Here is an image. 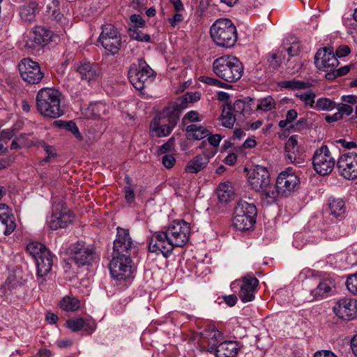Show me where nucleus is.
I'll return each instance as SVG.
<instances>
[{"instance_id": "nucleus-1", "label": "nucleus", "mask_w": 357, "mask_h": 357, "mask_svg": "<svg viewBox=\"0 0 357 357\" xmlns=\"http://www.w3.org/2000/svg\"><path fill=\"white\" fill-rule=\"evenodd\" d=\"M62 95L59 91L52 88L40 89L36 98V109L44 117L56 119L65 113L61 106Z\"/></svg>"}, {"instance_id": "nucleus-2", "label": "nucleus", "mask_w": 357, "mask_h": 357, "mask_svg": "<svg viewBox=\"0 0 357 357\" xmlns=\"http://www.w3.org/2000/svg\"><path fill=\"white\" fill-rule=\"evenodd\" d=\"M248 175V183L252 189L259 192L263 199L274 202L273 185L271 183V175L268 169L259 165H253Z\"/></svg>"}, {"instance_id": "nucleus-3", "label": "nucleus", "mask_w": 357, "mask_h": 357, "mask_svg": "<svg viewBox=\"0 0 357 357\" xmlns=\"http://www.w3.org/2000/svg\"><path fill=\"white\" fill-rule=\"evenodd\" d=\"M243 70L242 62L234 56H222L213 62V73L227 82L239 80L243 74Z\"/></svg>"}, {"instance_id": "nucleus-4", "label": "nucleus", "mask_w": 357, "mask_h": 357, "mask_svg": "<svg viewBox=\"0 0 357 357\" xmlns=\"http://www.w3.org/2000/svg\"><path fill=\"white\" fill-rule=\"evenodd\" d=\"M210 33L213 42L222 47H232L237 41L236 28L227 18L217 20L211 26Z\"/></svg>"}, {"instance_id": "nucleus-5", "label": "nucleus", "mask_w": 357, "mask_h": 357, "mask_svg": "<svg viewBox=\"0 0 357 357\" xmlns=\"http://www.w3.org/2000/svg\"><path fill=\"white\" fill-rule=\"evenodd\" d=\"M257 213V208L254 204L245 200L238 201L234 212V227L240 231L248 230L255 223Z\"/></svg>"}, {"instance_id": "nucleus-6", "label": "nucleus", "mask_w": 357, "mask_h": 357, "mask_svg": "<svg viewBox=\"0 0 357 357\" xmlns=\"http://www.w3.org/2000/svg\"><path fill=\"white\" fill-rule=\"evenodd\" d=\"M71 259L79 266H90L98 258L94 244L78 241L69 248Z\"/></svg>"}, {"instance_id": "nucleus-7", "label": "nucleus", "mask_w": 357, "mask_h": 357, "mask_svg": "<svg viewBox=\"0 0 357 357\" xmlns=\"http://www.w3.org/2000/svg\"><path fill=\"white\" fill-rule=\"evenodd\" d=\"M153 75V70L142 59H139L137 63H132L128 71L129 80L137 90L145 88L152 80Z\"/></svg>"}, {"instance_id": "nucleus-8", "label": "nucleus", "mask_w": 357, "mask_h": 357, "mask_svg": "<svg viewBox=\"0 0 357 357\" xmlns=\"http://www.w3.org/2000/svg\"><path fill=\"white\" fill-rule=\"evenodd\" d=\"M300 183V178L292 172L291 168L280 172L273 185L275 201L278 196L287 197L291 194Z\"/></svg>"}, {"instance_id": "nucleus-9", "label": "nucleus", "mask_w": 357, "mask_h": 357, "mask_svg": "<svg viewBox=\"0 0 357 357\" xmlns=\"http://www.w3.org/2000/svg\"><path fill=\"white\" fill-rule=\"evenodd\" d=\"M98 42L105 50L112 55L116 54L122 46L121 34L117 29L111 24L102 26V32L99 36Z\"/></svg>"}, {"instance_id": "nucleus-10", "label": "nucleus", "mask_w": 357, "mask_h": 357, "mask_svg": "<svg viewBox=\"0 0 357 357\" xmlns=\"http://www.w3.org/2000/svg\"><path fill=\"white\" fill-rule=\"evenodd\" d=\"M73 215L65 204L54 202L52 204V212L47 218V224L52 230H56L68 227L73 222Z\"/></svg>"}, {"instance_id": "nucleus-11", "label": "nucleus", "mask_w": 357, "mask_h": 357, "mask_svg": "<svg viewBox=\"0 0 357 357\" xmlns=\"http://www.w3.org/2000/svg\"><path fill=\"white\" fill-rule=\"evenodd\" d=\"M173 247H183L189 240L190 227L184 220L173 221L165 229Z\"/></svg>"}, {"instance_id": "nucleus-12", "label": "nucleus", "mask_w": 357, "mask_h": 357, "mask_svg": "<svg viewBox=\"0 0 357 357\" xmlns=\"http://www.w3.org/2000/svg\"><path fill=\"white\" fill-rule=\"evenodd\" d=\"M18 68L22 78L30 84H38L44 77L39 64L29 58L21 60Z\"/></svg>"}, {"instance_id": "nucleus-13", "label": "nucleus", "mask_w": 357, "mask_h": 357, "mask_svg": "<svg viewBox=\"0 0 357 357\" xmlns=\"http://www.w3.org/2000/svg\"><path fill=\"white\" fill-rule=\"evenodd\" d=\"M134 249V243L130 236L128 229L118 227L116 238L114 241L113 255L131 258L130 256Z\"/></svg>"}, {"instance_id": "nucleus-14", "label": "nucleus", "mask_w": 357, "mask_h": 357, "mask_svg": "<svg viewBox=\"0 0 357 357\" xmlns=\"http://www.w3.org/2000/svg\"><path fill=\"white\" fill-rule=\"evenodd\" d=\"M112 277L116 280H123L130 278L132 273V261L131 258L114 256L109 264Z\"/></svg>"}, {"instance_id": "nucleus-15", "label": "nucleus", "mask_w": 357, "mask_h": 357, "mask_svg": "<svg viewBox=\"0 0 357 357\" xmlns=\"http://www.w3.org/2000/svg\"><path fill=\"white\" fill-rule=\"evenodd\" d=\"M314 64L319 70L327 73L337 68L339 61L335 56L333 47H324L319 49L314 56Z\"/></svg>"}, {"instance_id": "nucleus-16", "label": "nucleus", "mask_w": 357, "mask_h": 357, "mask_svg": "<svg viewBox=\"0 0 357 357\" xmlns=\"http://www.w3.org/2000/svg\"><path fill=\"white\" fill-rule=\"evenodd\" d=\"M174 247L169 241L166 231L155 232L151 237L149 243V250L157 255L162 253L167 257L173 251Z\"/></svg>"}, {"instance_id": "nucleus-17", "label": "nucleus", "mask_w": 357, "mask_h": 357, "mask_svg": "<svg viewBox=\"0 0 357 357\" xmlns=\"http://www.w3.org/2000/svg\"><path fill=\"white\" fill-rule=\"evenodd\" d=\"M337 317L343 320H351L357 317V301L351 298L340 299L333 308Z\"/></svg>"}, {"instance_id": "nucleus-18", "label": "nucleus", "mask_w": 357, "mask_h": 357, "mask_svg": "<svg viewBox=\"0 0 357 357\" xmlns=\"http://www.w3.org/2000/svg\"><path fill=\"white\" fill-rule=\"evenodd\" d=\"M167 118V123L160 125L159 119L154 118L150 124V130L156 137H165L170 134L178 123V115L164 114Z\"/></svg>"}, {"instance_id": "nucleus-19", "label": "nucleus", "mask_w": 357, "mask_h": 357, "mask_svg": "<svg viewBox=\"0 0 357 357\" xmlns=\"http://www.w3.org/2000/svg\"><path fill=\"white\" fill-rule=\"evenodd\" d=\"M53 37L52 32L44 26H37L30 33L29 41L26 42V47L36 48L37 46H44L48 44Z\"/></svg>"}, {"instance_id": "nucleus-20", "label": "nucleus", "mask_w": 357, "mask_h": 357, "mask_svg": "<svg viewBox=\"0 0 357 357\" xmlns=\"http://www.w3.org/2000/svg\"><path fill=\"white\" fill-rule=\"evenodd\" d=\"M347 205L342 198L331 197L328 198L325 206V211L332 218L341 220L344 218L347 213Z\"/></svg>"}, {"instance_id": "nucleus-21", "label": "nucleus", "mask_w": 357, "mask_h": 357, "mask_svg": "<svg viewBox=\"0 0 357 357\" xmlns=\"http://www.w3.org/2000/svg\"><path fill=\"white\" fill-rule=\"evenodd\" d=\"M241 282L239 298L243 303L253 301L256 288L259 284V280L255 276L248 275L243 278Z\"/></svg>"}, {"instance_id": "nucleus-22", "label": "nucleus", "mask_w": 357, "mask_h": 357, "mask_svg": "<svg viewBox=\"0 0 357 357\" xmlns=\"http://www.w3.org/2000/svg\"><path fill=\"white\" fill-rule=\"evenodd\" d=\"M337 167L344 178L349 180L357 178V158H339Z\"/></svg>"}, {"instance_id": "nucleus-23", "label": "nucleus", "mask_w": 357, "mask_h": 357, "mask_svg": "<svg viewBox=\"0 0 357 357\" xmlns=\"http://www.w3.org/2000/svg\"><path fill=\"white\" fill-rule=\"evenodd\" d=\"M244 107L245 102L241 100L235 101L232 107L230 105H227V107L223 109L221 115L222 126L229 128H232L236 121V117L235 115L233 114V111L241 112Z\"/></svg>"}, {"instance_id": "nucleus-24", "label": "nucleus", "mask_w": 357, "mask_h": 357, "mask_svg": "<svg viewBox=\"0 0 357 357\" xmlns=\"http://www.w3.org/2000/svg\"><path fill=\"white\" fill-rule=\"evenodd\" d=\"M77 70L81 75L82 79L87 82L96 80L100 75V70L98 65L90 62L81 63Z\"/></svg>"}, {"instance_id": "nucleus-25", "label": "nucleus", "mask_w": 357, "mask_h": 357, "mask_svg": "<svg viewBox=\"0 0 357 357\" xmlns=\"http://www.w3.org/2000/svg\"><path fill=\"white\" fill-rule=\"evenodd\" d=\"M37 266V275L43 277L46 275L52 269L53 264L52 256L50 250H45L42 255H40L35 259Z\"/></svg>"}, {"instance_id": "nucleus-26", "label": "nucleus", "mask_w": 357, "mask_h": 357, "mask_svg": "<svg viewBox=\"0 0 357 357\" xmlns=\"http://www.w3.org/2000/svg\"><path fill=\"white\" fill-rule=\"evenodd\" d=\"M312 164L315 172L321 176L329 174L335 166L333 158H312Z\"/></svg>"}, {"instance_id": "nucleus-27", "label": "nucleus", "mask_w": 357, "mask_h": 357, "mask_svg": "<svg viewBox=\"0 0 357 357\" xmlns=\"http://www.w3.org/2000/svg\"><path fill=\"white\" fill-rule=\"evenodd\" d=\"M238 350L237 342L225 341L220 342L215 348V356L216 357H236Z\"/></svg>"}, {"instance_id": "nucleus-28", "label": "nucleus", "mask_w": 357, "mask_h": 357, "mask_svg": "<svg viewBox=\"0 0 357 357\" xmlns=\"http://www.w3.org/2000/svg\"><path fill=\"white\" fill-rule=\"evenodd\" d=\"M109 106L102 102L91 103L86 109L85 115L90 119H99L107 115Z\"/></svg>"}, {"instance_id": "nucleus-29", "label": "nucleus", "mask_w": 357, "mask_h": 357, "mask_svg": "<svg viewBox=\"0 0 357 357\" xmlns=\"http://www.w3.org/2000/svg\"><path fill=\"white\" fill-rule=\"evenodd\" d=\"M0 220L2 224L6 226L4 234H11L15 228V223L12 215H10L8 206L2 203L0 204Z\"/></svg>"}, {"instance_id": "nucleus-30", "label": "nucleus", "mask_w": 357, "mask_h": 357, "mask_svg": "<svg viewBox=\"0 0 357 357\" xmlns=\"http://www.w3.org/2000/svg\"><path fill=\"white\" fill-rule=\"evenodd\" d=\"M333 287H334V284L331 280H324L311 291V295L313 299L323 298L328 295Z\"/></svg>"}, {"instance_id": "nucleus-31", "label": "nucleus", "mask_w": 357, "mask_h": 357, "mask_svg": "<svg viewBox=\"0 0 357 357\" xmlns=\"http://www.w3.org/2000/svg\"><path fill=\"white\" fill-rule=\"evenodd\" d=\"M38 13V3L34 1L23 5L20 8V15L22 20L25 22H33L36 18V13Z\"/></svg>"}, {"instance_id": "nucleus-32", "label": "nucleus", "mask_w": 357, "mask_h": 357, "mask_svg": "<svg viewBox=\"0 0 357 357\" xmlns=\"http://www.w3.org/2000/svg\"><path fill=\"white\" fill-rule=\"evenodd\" d=\"M218 200L222 203L229 202L234 196V189L230 182H224L216 190Z\"/></svg>"}, {"instance_id": "nucleus-33", "label": "nucleus", "mask_w": 357, "mask_h": 357, "mask_svg": "<svg viewBox=\"0 0 357 357\" xmlns=\"http://www.w3.org/2000/svg\"><path fill=\"white\" fill-rule=\"evenodd\" d=\"M188 102H190V101L186 94L184 97L178 99L176 102L171 104L169 106L166 107L163 110V114H171L172 116H173L174 114H177L178 120L180 118L181 111L187 107V105Z\"/></svg>"}, {"instance_id": "nucleus-34", "label": "nucleus", "mask_w": 357, "mask_h": 357, "mask_svg": "<svg viewBox=\"0 0 357 357\" xmlns=\"http://www.w3.org/2000/svg\"><path fill=\"white\" fill-rule=\"evenodd\" d=\"M60 2L59 0H52L51 3L47 6V11L51 18L56 22L61 23L62 26L67 25L68 21L64 17L59 10Z\"/></svg>"}, {"instance_id": "nucleus-35", "label": "nucleus", "mask_w": 357, "mask_h": 357, "mask_svg": "<svg viewBox=\"0 0 357 357\" xmlns=\"http://www.w3.org/2000/svg\"><path fill=\"white\" fill-rule=\"evenodd\" d=\"M208 162V158H192L188 162L185 170L187 173L197 174L204 169Z\"/></svg>"}, {"instance_id": "nucleus-36", "label": "nucleus", "mask_w": 357, "mask_h": 357, "mask_svg": "<svg viewBox=\"0 0 357 357\" xmlns=\"http://www.w3.org/2000/svg\"><path fill=\"white\" fill-rule=\"evenodd\" d=\"M186 132L195 139H202L209 135L210 132L204 126L191 124L186 127Z\"/></svg>"}, {"instance_id": "nucleus-37", "label": "nucleus", "mask_w": 357, "mask_h": 357, "mask_svg": "<svg viewBox=\"0 0 357 357\" xmlns=\"http://www.w3.org/2000/svg\"><path fill=\"white\" fill-rule=\"evenodd\" d=\"M310 84L300 80L293 79L291 80L281 81L278 83L280 88L289 89L291 90L305 89L310 86Z\"/></svg>"}, {"instance_id": "nucleus-38", "label": "nucleus", "mask_w": 357, "mask_h": 357, "mask_svg": "<svg viewBox=\"0 0 357 357\" xmlns=\"http://www.w3.org/2000/svg\"><path fill=\"white\" fill-rule=\"evenodd\" d=\"M79 306V301L75 297L66 296L60 302V307L66 311H75Z\"/></svg>"}, {"instance_id": "nucleus-39", "label": "nucleus", "mask_w": 357, "mask_h": 357, "mask_svg": "<svg viewBox=\"0 0 357 357\" xmlns=\"http://www.w3.org/2000/svg\"><path fill=\"white\" fill-rule=\"evenodd\" d=\"M45 250H48L46 247L39 242H31L26 246V251L35 259L43 254Z\"/></svg>"}, {"instance_id": "nucleus-40", "label": "nucleus", "mask_w": 357, "mask_h": 357, "mask_svg": "<svg viewBox=\"0 0 357 357\" xmlns=\"http://www.w3.org/2000/svg\"><path fill=\"white\" fill-rule=\"evenodd\" d=\"M266 59L268 63V67L272 68L273 70H278L284 59L282 55H279L277 52H270L266 55Z\"/></svg>"}, {"instance_id": "nucleus-41", "label": "nucleus", "mask_w": 357, "mask_h": 357, "mask_svg": "<svg viewBox=\"0 0 357 357\" xmlns=\"http://www.w3.org/2000/svg\"><path fill=\"white\" fill-rule=\"evenodd\" d=\"M55 123L58 125L59 127L71 132L77 139H82L81 134L79 133V129L75 122L72 121H55Z\"/></svg>"}, {"instance_id": "nucleus-42", "label": "nucleus", "mask_w": 357, "mask_h": 357, "mask_svg": "<svg viewBox=\"0 0 357 357\" xmlns=\"http://www.w3.org/2000/svg\"><path fill=\"white\" fill-rule=\"evenodd\" d=\"M174 138L172 137L166 143L158 147V153L159 155L169 154L165 156H172L173 151H174Z\"/></svg>"}, {"instance_id": "nucleus-43", "label": "nucleus", "mask_w": 357, "mask_h": 357, "mask_svg": "<svg viewBox=\"0 0 357 357\" xmlns=\"http://www.w3.org/2000/svg\"><path fill=\"white\" fill-rule=\"evenodd\" d=\"M259 103L257 106V110H263L265 112L270 111L275 107V102L271 96H266L259 100Z\"/></svg>"}, {"instance_id": "nucleus-44", "label": "nucleus", "mask_w": 357, "mask_h": 357, "mask_svg": "<svg viewBox=\"0 0 357 357\" xmlns=\"http://www.w3.org/2000/svg\"><path fill=\"white\" fill-rule=\"evenodd\" d=\"M199 80L202 82H204L205 84H207L211 85V86H215L225 88V89L231 88V85L227 84L225 82H222L218 79L208 77V76H202L199 77Z\"/></svg>"}, {"instance_id": "nucleus-45", "label": "nucleus", "mask_w": 357, "mask_h": 357, "mask_svg": "<svg viewBox=\"0 0 357 357\" xmlns=\"http://www.w3.org/2000/svg\"><path fill=\"white\" fill-rule=\"evenodd\" d=\"M350 70V67L349 66H342L338 69L333 68L331 72H328L326 74L325 77L327 79H334L337 77H340L347 74Z\"/></svg>"}, {"instance_id": "nucleus-46", "label": "nucleus", "mask_w": 357, "mask_h": 357, "mask_svg": "<svg viewBox=\"0 0 357 357\" xmlns=\"http://www.w3.org/2000/svg\"><path fill=\"white\" fill-rule=\"evenodd\" d=\"M335 107V102L328 98H319L317 100L314 108L319 110H331Z\"/></svg>"}, {"instance_id": "nucleus-47", "label": "nucleus", "mask_w": 357, "mask_h": 357, "mask_svg": "<svg viewBox=\"0 0 357 357\" xmlns=\"http://www.w3.org/2000/svg\"><path fill=\"white\" fill-rule=\"evenodd\" d=\"M128 33L130 38L138 41L150 42L151 37L149 34H143L137 28H130Z\"/></svg>"}, {"instance_id": "nucleus-48", "label": "nucleus", "mask_w": 357, "mask_h": 357, "mask_svg": "<svg viewBox=\"0 0 357 357\" xmlns=\"http://www.w3.org/2000/svg\"><path fill=\"white\" fill-rule=\"evenodd\" d=\"M220 337L221 334L219 333V331L213 330L209 332L207 342L210 347V349H213L215 347H217V346L220 344L219 342L220 341Z\"/></svg>"}, {"instance_id": "nucleus-49", "label": "nucleus", "mask_w": 357, "mask_h": 357, "mask_svg": "<svg viewBox=\"0 0 357 357\" xmlns=\"http://www.w3.org/2000/svg\"><path fill=\"white\" fill-rule=\"evenodd\" d=\"M84 323V319L83 318L71 319L66 321V326L72 331L77 332L82 329Z\"/></svg>"}, {"instance_id": "nucleus-50", "label": "nucleus", "mask_w": 357, "mask_h": 357, "mask_svg": "<svg viewBox=\"0 0 357 357\" xmlns=\"http://www.w3.org/2000/svg\"><path fill=\"white\" fill-rule=\"evenodd\" d=\"M296 96L302 100L305 105L313 107L315 94L311 91L303 93H296Z\"/></svg>"}, {"instance_id": "nucleus-51", "label": "nucleus", "mask_w": 357, "mask_h": 357, "mask_svg": "<svg viewBox=\"0 0 357 357\" xmlns=\"http://www.w3.org/2000/svg\"><path fill=\"white\" fill-rule=\"evenodd\" d=\"M346 285L349 292L357 294V273L348 276Z\"/></svg>"}, {"instance_id": "nucleus-52", "label": "nucleus", "mask_w": 357, "mask_h": 357, "mask_svg": "<svg viewBox=\"0 0 357 357\" xmlns=\"http://www.w3.org/2000/svg\"><path fill=\"white\" fill-rule=\"evenodd\" d=\"M25 134H22L19 137L14 139L10 144V149H18L22 146L26 145L25 144Z\"/></svg>"}, {"instance_id": "nucleus-53", "label": "nucleus", "mask_w": 357, "mask_h": 357, "mask_svg": "<svg viewBox=\"0 0 357 357\" xmlns=\"http://www.w3.org/2000/svg\"><path fill=\"white\" fill-rule=\"evenodd\" d=\"M335 52L336 58L337 59V57H339V58L344 57V56H347L348 54H349L351 52V50L348 45H342L339 46L337 48V50H335V52Z\"/></svg>"}, {"instance_id": "nucleus-54", "label": "nucleus", "mask_w": 357, "mask_h": 357, "mask_svg": "<svg viewBox=\"0 0 357 357\" xmlns=\"http://www.w3.org/2000/svg\"><path fill=\"white\" fill-rule=\"evenodd\" d=\"M341 114L350 115L353 112V108L351 106L347 103H340L335 107Z\"/></svg>"}, {"instance_id": "nucleus-55", "label": "nucleus", "mask_w": 357, "mask_h": 357, "mask_svg": "<svg viewBox=\"0 0 357 357\" xmlns=\"http://www.w3.org/2000/svg\"><path fill=\"white\" fill-rule=\"evenodd\" d=\"M302 67V63L300 61L294 60L292 61H288L287 68L290 70V73L294 74L299 71Z\"/></svg>"}, {"instance_id": "nucleus-56", "label": "nucleus", "mask_w": 357, "mask_h": 357, "mask_svg": "<svg viewBox=\"0 0 357 357\" xmlns=\"http://www.w3.org/2000/svg\"><path fill=\"white\" fill-rule=\"evenodd\" d=\"M125 199L128 204H132L135 201V192L134 190L130 186H126L124 188Z\"/></svg>"}, {"instance_id": "nucleus-57", "label": "nucleus", "mask_w": 357, "mask_h": 357, "mask_svg": "<svg viewBox=\"0 0 357 357\" xmlns=\"http://www.w3.org/2000/svg\"><path fill=\"white\" fill-rule=\"evenodd\" d=\"M130 21L135 24V27H144L145 21L139 15H132L130 17Z\"/></svg>"}, {"instance_id": "nucleus-58", "label": "nucleus", "mask_w": 357, "mask_h": 357, "mask_svg": "<svg viewBox=\"0 0 357 357\" xmlns=\"http://www.w3.org/2000/svg\"><path fill=\"white\" fill-rule=\"evenodd\" d=\"M96 328V324L94 321L84 319V323L83 324L82 329L89 334L92 333Z\"/></svg>"}, {"instance_id": "nucleus-59", "label": "nucleus", "mask_w": 357, "mask_h": 357, "mask_svg": "<svg viewBox=\"0 0 357 357\" xmlns=\"http://www.w3.org/2000/svg\"><path fill=\"white\" fill-rule=\"evenodd\" d=\"M15 134L14 129H6L0 131V142L5 139H10Z\"/></svg>"}, {"instance_id": "nucleus-60", "label": "nucleus", "mask_w": 357, "mask_h": 357, "mask_svg": "<svg viewBox=\"0 0 357 357\" xmlns=\"http://www.w3.org/2000/svg\"><path fill=\"white\" fill-rule=\"evenodd\" d=\"M208 137V142L210 143L211 145L215 147L218 146L220 144V142L222 139V137L220 135L216 134V135H210Z\"/></svg>"}, {"instance_id": "nucleus-61", "label": "nucleus", "mask_w": 357, "mask_h": 357, "mask_svg": "<svg viewBox=\"0 0 357 357\" xmlns=\"http://www.w3.org/2000/svg\"><path fill=\"white\" fill-rule=\"evenodd\" d=\"M185 120H189L190 121L195 122V121H199V114L195 111H190L188 112L183 117V121L185 122Z\"/></svg>"}, {"instance_id": "nucleus-62", "label": "nucleus", "mask_w": 357, "mask_h": 357, "mask_svg": "<svg viewBox=\"0 0 357 357\" xmlns=\"http://www.w3.org/2000/svg\"><path fill=\"white\" fill-rule=\"evenodd\" d=\"M287 51L290 56H297L301 52L300 46L298 43H293Z\"/></svg>"}, {"instance_id": "nucleus-63", "label": "nucleus", "mask_w": 357, "mask_h": 357, "mask_svg": "<svg viewBox=\"0 0 357 357\" xmlns=\"http://www.w3.org/2000/svg\"><path fill=\"white\" fill-rule=\"evenodd\" d=\"M342 118V114H341L338 111L333 115L326 114L325 116V120L327 123L336 122Z\"/></svg>"}, {"instance_id": "nucleus-64", "label": "nucleus", "mask_w": 357, "mask_h": 357, "mask_svg": "<svg viewBox=\"0 0 357 357\" xmlns=\"http://www.w3.org/2000/svg\"><path fill=\"white\" fill-rule=\"evenodd\" d=\"M222 298L229 307L234 306L237 302V296L234 294L224 296Z\"/></svg>"}]
</instances>
